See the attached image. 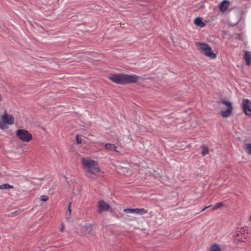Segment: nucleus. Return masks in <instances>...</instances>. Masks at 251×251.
<instances>
[{"label":"nucleus","instance_id":"f03ea898","mask_svg":"<svg viewBox=\"0 0 251 251\" xmlns=\"http://www.w3.org/2000/svg\"><path fill=\"white\" fill-rule=\"evenodd\" d=\"M83 168L87 173L95 175L100 171L97 161L87 158L81 159Z\"/></svg>","mask_w":251,"mask_h":251},{"label":"nucleus","instance_id":"7ed1b4c3","mask_svg":"<svg viewBox=\"0 0 251 251\" xmlns=\"http://www.w3.org/2000/svg\"><path fill=\"white\" fill-rule=\"evenodd\" d=\"M198 47L201 52L205 56L211 59H214L216 57V54L213 52L211 48L208 44L199 43H198Z\"/></svg>","mask_w":251,"mask_h":251},{"label":"nucleus","instance_id":"6ab92c4d","mask_svg":"<svg viewBox=\"0 0 251 251\" xmlns=\"http://www.w3.org/2000/svg\"><path fill=\"white\" fill-rule=\"evenodd\" d=\"M202 151L201 152V154L203 156H204L208 153L209 150L206 147H205L204 146H203L202 147Z\"/></svg>","mask_w":251,"mask_h":251},{"label":"nucleus","instance_id":"39448f33","mask_svg":"<svg viewBox=\"0 0 251 251\" xmlns=\"http://www.w3.org/2000/svg\"><path fill=\"white\" fill-rule=\"evenodd\" d=\"M14 122V117L11 115L7 114L5 111L0 119V129H4L6 127V124L11 125Z\"/></svg>","mask_w":251,"mask_h":251},{"label":"nucleus","instance_id":"a211bd4d","mask_svg":"<svg viewBox=\"0 0 251 251\" xmlns=\"http://www.w3.org/2000/svg\"><path fill=\"white\" fill-rule=\"evenodd\" d=\"M71 212V203H70L69 204V205H68V210L66 212V221L68 222H70V218L68 217V215H70Z\"/></svg>","mask_w":251,"mask_h":251},{"label":"nucleus","instance_id":"5701e85b","mask_svg":"<svg viewBox=\"0 0 251 251\" xmlns=\"http://www.w3.org/2000/svg\"><path fill=\"white\" fill-rule=\"evenodd\" d=\"M49 197L46 195H42L40 197V200L41 201H46L48 200Z\"/></svg>","mask_w":251,"mask_h":251},{"label":"nucleus","instance_id":"9d476101","mask_svg":"<svg viewBox=\"0 0 251 251\" xmlns=\"http://www.w3.org/2000/svg\"><path fill=\"white\" fill-rule=\"evenodd\" d=\"M244 58L246 64L250 66L251 63V52L246 50L244 52Z\"/></svg>","mask_w":251,"mask_h":251},{"label":"nucleus","instance_id":"2eb2a0df","mask_svg":"<svg viewBox=\"0 0 251 251\" xmlns=\"http://www.w3.org/2000/svg\"><path fill=\"white\" fill-rule=\"evenodd\" d=\"M243 149L248 154H251V144H245L243 146Z\"/></svg>","mask_w":251,"mask_h":251},{"label":"nucleus","instance_id":"ddd939ff","mask_svg":"<svg viewBox=\"0 0 251 251\" xmlns=\"http://www.w3.org/2000/svg\"><path fill=\"white\" fill-rule=\"evenodd\" d=\"M232 107H229L225 111L221 112V115L223 117L226 118L229 117L232 113Z\"/></svg>","mask_w":251,"mask_h":251},{"label":"nucleus","instance_id":"f257e3e1","mask_svg":"<svg viewBox=\"0 0 251 251\" xmlns=\"http://www.w3.org/2000/svg\"><path fill=\"white\" fill-rule=\"evenodd\" d=\"M140 77L135 75L113 74L109 78L117 84H125L137 82Z\"/></svg>","mask_w":251,"mask_h":251},{"label":"nucleus","instance_id":"6e6552de","mask_svg":"<svg viewBox=\"0 0 251 251\" xmlns=\"http://www.w3.org/2000/svg\"><path fill=\"white\" fill-rule=\"evenodd\" d=\"M99 213H100L103 211H108L110 205L103 201H100L98 203Z\"/></svg>","mask_w":251,"mask_h":251},{"label":"nucleus","instance_id":"0eeeda50","mask_svg":"<svg viewBox=\"0 0 251 251\" xmlns=\"http://www.w3.org/2000/svg\"><path fill=\"white\" fill-rule=\"evenodd\" d=\"M242 108L245 115L251 116V101L248 99H244L242 101Z\"/></svg>","mask_w":251,"mask_h":251},{"label":"nucleus","instance_id":"412c9836","mask_svg":"<svg viewBox=\"0 0 251 251\" xmlns=\"http://www.w3.org/2000/svg\"><path fill=\"white\" fill-rule=\"evenodd\" d=\"M210 251H221L220 247L217 245H213L210 249Z\"/></svg>","mask_w":251,"mask_h":251},{"label":"nucleus","instance_id":"b1692460","mask_svg":"<svg viewBox=\"0 0 251 251\" xmlns=\"http://www.w3.org/2000/svg\"><path fill=\"white\" fill-rule=\"evenodd\" d=\"M124 211L127 213H134L135 208H126L124 210Z\"/></svg>","mask_w":251,"mask_h":251},{"label":"nucleus","instance_id":"bb28decb","mask_svg":"<svg viewBox=\"0 0 251 251\" xmlns=\"http://www.w3.org/2000/svg\"><path fill=\"white\" fill-rule=\"evenodd\" d=\"M60 230L61 232H63V225H62L61 227L60 228Z\"/></svg>","mask_w":251,"mask_h":251},{"label":"nucleus","instance_id":"aec40b11","mask_svg":"<svg viewBox=\"0 0 251 251\" xmlns=\"http://www.w3.org/2000/svg\"><path fill=\"white\" fill-rule=\"evenodd\" d=\"M221 102L222 103L226 105L227 108L232 107V103L230 101H228L226 100H222Z\"/></svg>","mask_w":251,"mask_h":251},{"label":"nucleus","instance_id":"f3484780","mask_svg":"<svg viewBox=\"0 0 251 251\" xmlns=\"http://www.w3.org/2000/svg\"><path fill=\"white\" fill-rule=\"evenodd\" d=\"M14 187L9 184L5 183L0 185V189H9L13 188Z\"/></svg>","mask_w":251,"mask_h":251},{"label":"nucleus","instance_id":"20e7f679","mask_svg":"<svg viewBox=\"0 0 251 251\" xmlns=\"http://www.w3.org/2000/svg\"><path fill=\"white\" fill-rule=\"evenodd\" d=\"M247 237V232L245 229H239L235 231L232 235V240L236 245L244 242Z\"/></svg>","mask_w":251,"mask_h":251},{"label":"nucleus","instance_id":"a878e982","mask_svg":"<svg viewBox=\"0 0 251 251\" xmlns=\"http://www.w3.org/2000/svg\"><path fill=\"white\" fill-rule=\"evenodd\" d=\"M210 206H206L204 208H203L202 210H201V211H204V210H205L206 209H207V208L209 207Z\"/></svg>","mask_w":251,"mask_h":251},{"label":"nucleus","instance_id":"9b49d317","mask_svg":"<svg viewBox=\"0 0 251 251\" xmlns=\"http://www.w3.org/2000/svg\"><path fill=\"white\" fill-rule=\"evenodd\" d=\"M229 1L226 0H223L219 5V8L221 11L225 12L229 5Z\"/></svg>","mask_w":251,"mask_h":251},{"label":"nucleus","instance_id":"4468645a","mask_svg":"<svg viewBox=\"0 0 251 251\" xmlns=\"http://www.w3.org/2000/svg\"><path fill=\"white\" fill-rule=\"evenodd\" d=\"M105 148L110 151L118 152V151L117 150V147L113 144L110 143L106 144L105 145Z\"/></svg>","mask_w":251,"mask_h":251},{"label":"nucleus","instance_id":"423d86ee","mask_svg":"<svg viewBox=\"0 0 251 251\" xmlns=\"http://www.w3.org/2000/svg\"><path fill=\"white\" fill-rule=\"evenodd\" d=\"M16 135L23 142H28L32 138V136L27 130L18 129L16 131Z\"/></svg>","mask_w":251,"mask_h":251},{"label":"nucleus","instance_id":"1a4fd4ad","mask_svg":"<svg viewBox=\"0 0 251 251\" xmlns=\"http://www.w3.org/2000/svg\"><path fill=\"white\" fill-rule=\"evenodd\" d=\"M92 230V226L91 225H85L81 228L80 234L82 235H86L90 234Z\"/></svg>","mask_w":251,"mask_h":251},{"label":"nucleus","instance_id":"dca6fc26","mask_svg":"<svg viewBox=\"0 0 251 251\" xmlns=\"http://www.w3.org/2000/svg\"><path fill=\"white\" fill-rule=\"evenodd\" d=\"M147 210L144 208H135L134 213L139 215H143L147 213Z\"/></svg>","mask_w":251,"mask_h":251},{"label":"nucleus","instance_id":"f8f14e48","mask_svg":"<svg viewBox=\"0 0 251 251\" xmlns=\"http://www.w3.org/2000/svg\"><path fill=\"white\" fill-rule=\"evenodd\" d=\"M194 23L197 26L200 27H203L205 26V24L202 21V19L200 17H197L194 21Z\"/></svg>","mask_w":251,"mask_h":251},{"label":"nucleus","instance_id":"393cba45","mask_svg":"<svg viewBox=\"0 0 251 251\" xmlns=\"http://www.w3.org/2000/svg\"><path fill=\"white\" fill-rule=\"evenodd\" d=\"M75 139H76V141L77 142V143L78 144H81L82 143V140H81V137L79 136V135H76L75 136Z\"/></svg>","mask_w":251,"mask_h":251},{"label":"nucleus","instance_id":"4be33fe9","mask_svg":"<svg viewBox=\"0 0 251 251\" xmlns=\"http://www.w3.org/2000/svg\"><path fill=\"white\" fill-rule=\"evenodd\" d=\"M223 205V203L222 202H218L217 203L214 207L212 208L213 210H216Z\"/></svg>","mask_w":251,"mask_h":251}]
</instances>
